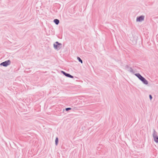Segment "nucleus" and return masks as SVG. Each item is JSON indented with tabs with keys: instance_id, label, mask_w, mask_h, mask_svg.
I'll return each mask as SVG.
<instances>
[{
	"instance_id": "423d86ee",
	"label": "nucleus",
	"mask_w": 158,
	"mask_h": 158,
	"mask_svg": "<svg viewBox=\"0 0 158 158\" xmlns=\"http://www.w3.org/2000/svg\"><path fill=\"white\" fill-rule=\"evenodd\" d=\"M10 61L9 60H8L1 63L0 64V65L1 66H2L4 67H7V66L10 65Z\"/></svg>"
},
{
	"instance_id": "9b49d317",
	"label": "nucleus",
	"mask_w": 158,
	"mask_h": 158,
	"mask_svg": "<svg viewBox=\"0 0 158 158\" xmlns=\"http://www.w3.org/2000/svg\"><path fill=\"white\" fill-rule=\"evenodd\" d=\"M77 59L80 62L81 64L82 63V61L79 57H77Z\"/></svg>"
},
{
	"instance_id": "1a4fd4ad",
	"label": "nucleus",
	"mask_w": 158,
	"mask_h": 158,
	"mask_svg": "<svg viewBox=\"0 0 158 158\" xmlns=\"http://www.w3.org/2000/svg\"><path fill=\"white\" fill-rule=\"evenodd\" d=\"M53 22L55 23L56 24L58 25L59 23V21L58 19H55L54 20Z\"/></svg>"
},
{
	"instance_id": "7ed1b4c3",
	"label": "nucleus",
	"mask_w": 158,
	"mask_h": 158,
	"mask_svg": "<svg viewBox=\"0 0 158 158\" xmlns=\"http://www.w3.org/2000/svg\"><path fill=\"white\" fill-rule=\"evenodd\" d=\"M54 48L56 50H58L62 47V44L58 42H56L53 44Z\"/></svg>"
},
{
	"instance_id": "f257e3e1",
	"label": "nucleus",
	"mask_w": 158,
	"mask_h": 158,
	"mask_svg": "<svg viewBox=\"0 0 158 158\" xmlns=\"http://www.w3.org/2000/svg\"><path fill=\"white\" fill-rule=\"evenodd\" d=\"M134 75L137 77L138 79L141 81L142 82L146 85H148V81L145 79L144 77H142L139 73H135Z\"/></svg>"
},
{
	"instance_id": "f03ea898",
	"label": "nucleus",
	"mask_w": 158,
	"mask_h": 158,
	"mask_svg": "<svg viewBox=\"0 0 158 158\" xmlns=\"http://www.w3.org/2000/svg\"><path fill=\"white\" fill-rule=\"evenodd\" d=\"M129 38L133 44H135L137 41L138 37L135 34H129Z\"/></svg>"
},
{
	"instance_id": "6e6552de",
	"label": "nucleus",
	"mask_w": 158,
	"mask_h": 158,
	"mask_svg": "<svg viewBox=\"0 0 158 158\" xmlns=\"http://www.w3.org/2000/svg\"><path fill=\"white\" fill-rule=\"evenodd\" d=\"M125 68L127 69V70L130 72L132 73L133 71V70L131 68H129L128 66L127 65H126L125 66Z\"/></svg>"
},
{
	"instance_id": "9d476101",
	"label": "nucleus",
	"mask_w": 158,
	"mask_h": 158,
	"mask_svg": "<svg viewBox=\"0 0 158 158\" xmlns=\"http://www.w3.org/2000/svg\"><path fill=\"white\" fill-rule=\"evenodd\" d=\"M55 144L56 145H57L58 144V139L57 137H56L55 139Z\"/></svg>"
},
{
	"instance_id": "39448f33",
	"label": "nucleus",
	"mask_w": 158,
	"mask_h": 158,
	"mask_svg": "<svg viewBox=\"0 0 158 158\" xmlns=\"http://www.w3.org/2000/svg\"><path fill=\"white\" fill-rule=\"evenodd\" d=\"M145 18V16L141 15L137 16L136 19V22H137L141 23L144 21Z\"/></svg>"
},
{
	"instance_id": "0eeeda50",
	"label": "nucleus",
	"mask_w": 158,
	"mask_h": 158,
	"mask_svg": "<svg viewBox=\"0 0 158 158\" xmlns=\"http://www.w3.org/2000/svg\"><path fill=\"white\" fill-rule=\"evenodd\" d=\"M61 73H63V74H64L66 77H70V78H73V76L70 75L69 74L66 73H65L63 71H61Z\"/></svg>"
},
{
	"instance_id": "f8f14e48",
	"label": "nucleus",
	"mask_w": 158,
	"mask_h": 158,
	"mask_svg": "<svg viewBox=\"0 0 158 158\" xmlns=\"http://www.w3.org/2000/svg\"><path fill=\"white\" fill-rule=\"evenodd\" d=\"M71 109V108H67L66 109V111H67L69 110H70Z\"/></svg>"
},
{
	"instance_id": "20e7f679",
	"label": "nucleus",
	"mask_w": 158,
	"mask_h": 158,
	"mask_svg": "<svg viewBox=\"0 0 158 158\" xmlns=\"http://www.w3.org/2000/svg\"><path fill=\"white\" fill-rule=\"evenodd\" d=\"M152 136L154 141L156 143H158V135L157 132L154 130L153 134Z\"/></svg>"
},
{
	"instance_id": "ddd939ff",
	"label": "nucleus",
	"mask_w": 158,
	"mask_h": 158,
	"mask_svg": "<svg viewBox=\"0 0 158 158\" xmlns=\"http://www.w3.org/2000/svg\"><path fill=\"white\" fill-rule=\"evenodd\" d=\"M149 98H150V100H151L152 99V96L151 95H149Z\"/></svg>"
}]
</instances>
